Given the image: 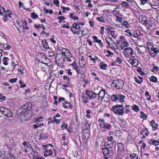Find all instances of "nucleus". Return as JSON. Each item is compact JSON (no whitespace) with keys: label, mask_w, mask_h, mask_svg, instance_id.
Masks as SVG:
<instances>
[{"label":"nucleus","mask_w":159,"mask_h":159,"mask_svg":"<svg viewBox=\"0 0 159 159\" xmlns=\"http://www.w3.org/2000/svg\"><path fill=\"white\" fill-rule=\"evenodd\" d=\"M153 46L152 44L151 43H148L147 44V48L149 51Z\"/></svg>","instance_id":"obj_37"},{"label":"nucleus","mask_w":159,"mask_h":159,"mask_svg":"<svg viewBox=\"0 0 159 159\" xmlns=\"http://www.w3.org/2000/svg\"><path fill=\"white\" fill-rule=\"evenodd\" d=\"M138 155L135 153H133L130 155L131 159H138Z\"/></svg>","instance_id":"obj_31"},{"label":"nucleus","mask_w":159,"mask_h":159,"mask_svg":"<svg viewBox=\"0 0 159 159\" xmlns=\"http://www.w3.org/2000/svg\"><path fill=\"white\" fill-rule=\"evenodd\" d=\"M150 0H141L140 1V4L141 5H144L146 3H150Z\"/></svg>","instance_id":"obj_34"},{"label":"nucleus","mask_w":159,"mask_h":159,"mask_svg":"<svg viewBox=\"0 0 159 159\" xmlns=\"http://www.w3.org/2000/svg\"><path fill=\"white\" fill-rule=\"evenodd\" d=\"M65 56L61 53H57L56 56V59L58 61V63L62 64L65 61Z\"/></svg>","instance_id":"obj_5"},{"label":"nucleus","mask_w":159,"mask_h":159,"mask_svg":"<svg viewBox=\"0 0 159 159\" xmlns=\"http://www.w3.org/2000/svg\"><path fill=\"white\" fill-rule=\"evenodd\" d=\"M17 80L16 78H12L9 80V82H10L11 83H13L15 82Z\"/></svg>","instance_id":"obj_59"},{"label":"nucleus","mask_w":159,"mask_h":159,"mask_svg":"<svg viewBox=\"0 0 159 159\" xmlns=\"http://www.w3.org/2000/svg\"><path fill=\"white\" fill-rule=\"evenodd\" d=\"M8 57H3L2 60L3 61V63L5 65H8L7 63V61Z\"/></svg>","instance_id":"obj_45"},{"label":"nucleus","mask_w":159,"mask_h":159,"mask_svg":"<svg viewBox=\"0 0 159 159\" xmlns=\"http://www.w3.org/2000/svg\"><path fill=\"white\" fill-rule=\"evenodd\" d=\"M67 49L66 48H61V49L60 51V52L62 54H63V55L66 54V51Z\"/></svg>","instance_id":"obj_47"},{"label":"nucleus","mask_w":159,"mask_h":159,"mask_svg":"<svg viewBox=\"0 0 159 159\" xmlns=\"http://www.w3.org/2000/svg\"><path fill=\"white\" fill-rule=\"evenodd\" d=\"M81 34L84 36L89 34V31L87 29H84L81 30Z\"/></svg>","instance_id":"obj_17"},{"label":"nucleus","mask_w":159,"mask_h":159,"mask_svg":"<svg viewBox=\"0 0 159 159\" xmlns=\"http://www.w3.org/2000/svg\"><path fill=\"white\" fill-rule=\"evenodd\" d=\"M16 23L18 25V27L17 26H16L15 24V25L16 27L17 28V29L21 33L24 31V29L22 28V27L21 25L20 24V22H19L18 21H16Z\"/></svg>","instance_id":"obj_15"},{"label":"nucleus","mask_w":159,"mask_h":159,"mask_svg":"<svg viewBox=\"0 0 159 159\" xmlns=\"http://www.w3.org/2000/svg\"><path fill=\"white\" fill-rule=\"evenodd\" d=\"M150 81L153 82H156L157 81V78L154 76H152L150 79Z\"/></svg>","instance_id":"obj_29"},{"label":"nucleus","mask_w":159,"mask_h":159,"mask_svg":"<svg viewBox=\"0 0 159 159\" xmlns=\"http://www.w3.org/2000/svg\"><path fill=\"white\" fill-rule=\"evenodd\" d=\"M141 115L140 117L144 119H146L147 117V116L144 114L143 112L141 111L140 112Z\"/></svg>","instance_id":"obj_32"},{"label":"nucleus","mask_w":159,"mask_h":159,"mask_svg":"<svg viewBox=\"0 0 159 159\" xmlns=\"http://www.w3.org/2000/svg\"><path fill=\"white\" fill-rule=\"evenodd\" d=\"M157 126H158V124H155L153 125H152V128L153 129V130H156L157 129Z\"/></svg>","instance_id":"obj_54"},{"label":"nucleus","mask_w":159,"mask_h":159,"mask_svg":"<svg viewBox=\"0 0 159 159\" xmlns=\"http://www.w3.org/2000/svg\"><path fill=\"white\" fill-rule=\"evenodd\" d=\"M109 34H110L111 36L113 38H115L116 37V36L115 34L114 31H113L112 32H111Z\"/></svg>","instance_id":"obj_60"},{"label":"nucleus","mask_w":159,"mask_h":159,"mask_svg":"<svg viewBox=\"0 0 159 159\" xmlns=\"http://www.w3.org/2000/svg\"><path fill=\"white\" fill-rule=\"evenodd\" d=\"M153 142L152 143V145H154L155 146H157V145L159 144V139H158L157 140H153Z\"/></svg>","instance_id":"obj_39"},{"label":"nucleus","mask_w":159,"mask_h":159,"mask_svg":"<svg viewBox=\"0 0 159 159\" xmlns=\"http://www.w3.org/2000/svg\"><path fill=\"white\" fill-rule=\"evenodd\" d=\"M95 41L96 43H98L101 47H102L103 46V45L101 40L98 39V40H95Z\"/></svg>","instance_id":"obj_53"},{"label":"nucleus","mask_w":159,"mask_h":159,"mask_svg":"<svg viewBox=\"0 0 159 159\" xmlns=\"http://www.w3.org/2000/svg\"><path fill=\"white\" fill-rule=\"evenodd\" d=\"M111 100L113 101H115L118 100V95H112L111 96Z\"/></svg>","instance_id":"obj_24"},{"label":"nucleus","mask_w":159,"mask_h":159,"mask_svg":"<svg viewBox=\"0 0 159 159\" xmlns=\"http://www.w3.org/2000/svg\"><path fill=\"white\" fill-rule=\"evenodd\" d=\"M96 19L101 22H105L103 17H98Z\"/></svg>","instance_id":"obj_48"},{"label":"nucleus","mask_w":159,"mask_h":159,"mask_svg":"<svg viewBox=\"0 0 159 159\" xmlns=\"http://www.w3.org/2000/svg\"><path fill=\"white\" fill-rule=\"evenodd\" d=\"M3 114L5 116L8 117L12 116V113L9 109H5Z\"/></svg>","instance_id":"obj_12"},{"label":"nucleus","mask_w":159,"mask_h":159,"mask_svg":"<svg viewBox=\"0 0 159 159\" xmlns=\"http://www.w3.org/2000/svg\"><path fill=\"white\" fill-rule=\"evenodd\" d=\"M122 20V18L119 16H117L116 17V21L121 23Z\"/></svg>","instance_id":"obj_40"},{"label":"nucleus","mask_w":159,"mask_h":159,"mask_svg":"<svg viewBox=\"0 0 159 159\" xmlns=\"http://www.w3.org/2000/svg\"><path fill=\"white\" fill-rule=\"evenodd\" d=\"M125 32L126 33L127 35L129 36H131L133 35V34L130 30H125Z\"/></svg>","instance_id":"obj_46"},{"label":"nucleus","mask_w":159,"mask_h":159,"mask_svg":"<svg viewBox=\"0 0 159 159\" xmlns=\"http://www.w3.org/2000/svg\"><path fill=\"white\" fill-rule=\"evenodd\" d=\"M124 82L121 80H114L112 82V85L117 89H122L124 85Z\"/></svg>","instance_id":"obj_2"},{"label":"nucleus","mask_w":159,"mask_h":159,"mask_svg":"<svg viewBox=\"0 0 159 159\" xmlns=\"http://www.w3.org/2000/svg\"><path fill=\"white\" fill-rule=\"evenodd\" d=\"M158 70V68L157 66H154L152 70V72H154L155 71H157Z\"/></svg>","instance_id":"obj_58"},{"label":"nucleus","mask_w":159,"mask_h":159,"mask_svg":"<svg viewBox=\"0 0 159 159\" xmlns=\"http://www.w3.org/2000/svg\"><path fill=\"white\" fill-rule=\"evenodd\" d=\"M131 109L134 111L136 112L138 111L139 110V107L135 105H134L133 106L131 107Z\"/></svg>","instance_id":"obj_23"},{"label":"nucleus","mask_w":159,"mask_h":159,"mask_svg":"<svg viewBox=\"0 0 159 159\" xmlns=\"http://www.w3.org/2000/svg\"><path fill=\"white\" fill-rule=\"evenodd\" d=\"M109 46V48H111L112 49L114 50H117L118 48V46L117 44L113 46L112 45L111 46Z\"/></svg>","instance_id":"obj_43"},{"label":"nucleus","mask_w":159,"mask_h":159,"mask_svg":"<svg viewBox=\"0 0 159 159\" xmlns=\"http://www.w3.org/2000/svg\"><path fill=\"white\" fill-rule=\"evenodd\" d=\"M80 29V27L78 22L73 23L70 28V30L74 34H79Z\"/></svg>","instance_id":"obj_3"},{"label":"nucleus","mask_w":159,"mask_h":159,"mask_svg":"<svg viewBox=\"0 0 159 159\" xmlns=\"http://www.w3.org/2000/svg\"><path fill=\"white\" fill-rule=\"evenodd\" d=\"M79 63L80 64V67L84 68L86 66V62L85 61H83L82 60L80 61H79Z\"/></svg>","instance_id":"obj_20"},{"label":"nucleus","mask_w":159,"mask_h":159,"mask_svg":"<svg viewBox=\"0 0 159 159\" xmlns=\"http://www.w3.org/2000/svg\"><path fill=\"white\" fill-rule=\"evenodd\" d=\"M67 124L65 122H63V124H61V128L63 129H64L66 128L67 127Z\"/></svg>","instance_id":"obj_49"},{"label":"nucleus","mask_w":159,"mask_h":159,"mask_svg":"<svg viewBox=\"0 0 159 159\" xmlns=\"http://www.w3.org/2000/svg\"><path fill=\"white\" fill-rule=\"evenodd\" d=\"M117 147L118 148V153H120L121 154H123L124 152V148L122 143H118L117 144Z\"/></svg>","instance_id":"obj_10"},{"label":"nucleus","mask_w":159,"mask_h":159,"mask_svg":"<svg viewBox=\"0 0 159 159\" xmlns=\"http://www.w3.org/2000/svg\"><path fill=\"white\" fill-rule=\"evenodd\" d=\"M106 29L108 31V32H107L108 34L114 31H115L114 29L111 26H109Z\"/></svg>","instance_id":"obj_28"},{"label":"nucleus","mask_w":159,"mask_h":159,"mask_svg":"<svg viewBox=\"0 0 159 159\" xmlns=\"http://www.w3.org/2000/svg\"><path fill=\"white\" fill-rule=\"evenodd\" d=\"M31 16L33 19H34L37 18L38 17V15L34 12L31 14Z\"/></svg>","instance_id":"obj_41"},{"label":"nucleus","mask_w":159,"mask_h":159,"mask_svg":"<svg viewBox=\"0 0 159 159\" xmlns=\"http://www.w3.org/2000/svg\"><path fill=\"white\" fill-rule=\"evenodd\" d=\"M121 5L122 7H129L130 6L129 4L126 2L123 1L121 3Z\"/></svg>","instance_id":"obj_36"},{"label":"nucleus","mask_w":159,"mask_h":159,"mask_svg":"<svg viewBox=\"0 0 159 159\" xmlns=\"http://www.w3.org/2000/svg\"><path fill=\"white\" fill-rule=\"evenodd\" d=\"M44 119L43 117H39L37 119L34 121V122H36V121L40 122L44 121Z\"/></svg>","instance_id":"obj_30"},{"label":"nucleus","mask_w":159,"mask_h":159,"mask_svg":"<svg viewBox=\"0 0 159 159\" xmlns=\"http://www.w3.org/2000/svg\"><path fill=\"white\" fill-rule=\"evenodd\" d=\"M48 124L50 123H54L53 120L52 119L51 117H50L48 119Z\"/></svg>","instance_id":"obj_62"},{"label":"nucleus","mask_w":159,"mask_h":159,"mask_svg":"<svg viewBox=\"0 0 159 159\" xmlns=\"http://www.w3.org/2000/svg\"><path fill=\"white\" fill-rule=\"evenodd\" d=\"M42 43L43 45V47L46 49H48L49 48L48 45V43L46 39H43L42 41Z\"/></svg>","instance_id":"obj_18"},{"label":"nucleus","mask_w":159,"mask_h":159,"mask_svg":"<svg viewBox=\"0 0 159 159\" xmlns=\"http://www.w3.org/2000/svg\"><path fill=\"white\" fill-rule=\"evenodd\" d=\"M45 152L47 153L48 156H51L52 153V151L51 149H46L45 150Z\"/></svg>","instance_id":"obj_35"},{"label":"nucleus","mask_w":159,"mask_h":159,"mask_svg":"<svg viewBox=\"0 0 159 159\" xmlns=\"http://www.w3.org/2000/svg\"><path fill=\"white\" fill-rule=\"evenodd\" d=\"M101 31H100V33L102 34H103L104 33V26H102L101 27Z\"/></svg>","instance_id":"obj_61"},{"label":"nucleus","mask_w":159,"mask_h":159,"mask_svg":"<svg viewBox=\"0 0 159 159\" xmlns=\"http://www.w3.org/2000/svg\"><path fill=\"white\" fill-rule=\"evenodd\" d=\"M99 126L101 129H110L111 128V125L107 122L104 123V124H99Z\"/></svg>","instance_id":"obj_8"},{"label":"nucleus","mask_w":159,"mask_h":159,"mask_svg":"<svg viewBox=\"0 0 159 159\" xmlns=\"http://www.w3.org/2000/svg\"><path fill=\"white\" fill-rule=\"evenodd\" d=\"M86 93L91 99L95 98L96 97L97 94L93 91H89L88 90H86Z\"/></svg>","instance_id":"obj_7"},{"label":"nucleus","mask_w":159,"mask_h":159,"mask_svg":"<svg viewBox=\"0 0 159 159\" xmlns=\"http://www.w3.org/2000/svg\"><path fill=\"white\" fill-rule=\"evenodd\" d=\"M116 61L119 64L121 63L122 62V60L119 57H117L116 59Z\"/></svg>","instance_id":"obj_52"},{"label":"nucleus","mask_w":159,"mask_h":159,"mask_svg":"<svg viewBox=\"0 0 159 159\" xmlns=\"http://www.w3.org/2000/svg\"><path fill=\"white\" fill-rule=\"evenodd\" d=\"M122 25L124 26H125L126 28H128L129 25L128 22L126 20H125L123 21Z\"/></svg>","instance_id":"obj_44"},{"label":"nucleus","mask_w":159,"mask_h":159,"mask_svg":"<svg viewBox=\"0 0 159 159\" xmlns=\"http://www.w3.org/2000/svg\"><path fill=\"white\" fill-rule=\"evenodd\" d=\"M129 45V44L128 43L125 42V41H123L121 43V48H124L125 47H126L127 46H128Z\"/></svg>","instance_id":"obj_27"},{"label":"nucleus","mask_w":159,"mask_h":159,"mask_svg":"<svg viewBox=\"0 0 159 159\" xmlns=\"http://www.w3.org/2000/svg\"><path fill=\"white\" fill-rule=\"evenodd\" d=\"M149 4L150 5L151 7H152V8L154 9H156L157 8L156 7H157V5H156L155 4H153L152 5L151 2L149 3Z\"/></svg>","instance_id":"obj_64"},{"label":"nucleus","mask_w":159,"mask_h":159,"mask_svg":"<svg viewBox=\"0 0 159 159\" xmlns=\"http://www.w3.org/2000/svg\"><path fill=\"white\" fill-rule=\"evenodd\" d=\"M125 97V96L124 95H122L121 94H118V99L121 102H124V99Z\"/></svg>","instance_id":"obj_21"},{"label":"nucleus","mask_w":159,"mask_h":159,"mask_svg":"<svg viewBox=\"0 0 159 159\" xmlns=\"http://www.w3.org/2000/svg\"><path fill=\"white\" fill-rule=\"evenodd\" d=\"M31 104L30 103H25L24 105L21 108H19L17 111L21 113L22 112L25 113L26 111L30 110L31 108Z\"/></svg>","instance_id":"obj_4"},{"label":"nucleus","mask_w":159,"mask_h":159,"mask_svg":"<svg viewBox=\"0 0 159 159\" xmlns=\"http://www.w3.org/2000/svg\"><path fill=\"white\" fill-rule=\"evenodd\" d=\"M145 95L147 99L148 100H150L151 99V96L149 95V93L147 91L145 93Z\"/></svg>","instance_id":"obj_38"},{"label":"nucleus","mask_w":159,"mask_h":159,"mask_svg":"<svg viewBox=\"0 0 159 159\" xmlns=\"http://www.w3.org/2000/svg\"><path fill=\"white\" fill-rule=\"evenodd\" d=\"M113 139V137L112 136L108 137L107 138V140L108 142H111V141Z\"/></svg>","instance_id":"obj_63"},{"label":"nucleus","mask_w":159,"mask_h":159,"mask_svg":"<svg viewBox=\"0 0 159 159\" xmlns=\"http://www.w3.org/2000/svg\"><path fill=\"white\" fill-rule=\"evenodd\" d=\"M133 54L132 49L129 47L125 48L124 52V54L127 57L132 56Z\"/></svg>","instance_id":"obj_6"},{"label":"nucleus","mask_w":159,"mask_h":159,"mask_svg":"<svg viewBox=\"0 0 159 159\" xmlns=\"http://www.w3.org/2000/svg\"><path fill=\"white\" fill-rule=\"evenodd\" d=\"M29 115L28 114H24L21 115L20 119L22 121H28L29 120Z\"/></svg>","instance_id":"obj_11"},{"label":"nucleus","mask_w":159,"mask_h":159,"mask_svg":"<svg viewBox=\"0 0 159 159\" xmlns=\"http://www.w3.org/2000/svg\"><path fill=\"white\" fill-rule=\"evenodd\" d=\"M105 40L107 42H110L111 43L113 39L111 38L107 37L105 38Z\"/></svg>","instance_id":"obj_57"},{"label":"nucleus","mask_w":159,"mask_h":159,"mask_svg":"<svg viewBox=\"0 0 159 159\" xmlns=\"http://www.w3.org/2000/svg\"><path fill=\"white\" fill-rule=\"evenodd\" d=\"M82 98L83 99V102L84 103H86L88 102H89V99L88 98L85 97L84 95H83L82 97Z\"/></svg>","instance_id":"obj_33"},{"label":"nucleus","mask_w":159,"mask_h":159,"mask_svg":"<svg viewBox=\"0 0 159 159\" xmlns=\"http://www.w3.org/2000/svg\"><path fill=\"white\" fill-rule=\"evenodd\" d=\"M137 60L135 59H130L129 60V62L133 66H136L138 64L137 63Z\"/></svg>","instance_id":"obj_14"},{"label":"nucleus","mask_w":159,"mask_h":159,"mask_svg":"<svg viewBox=\"0 0 159 159\" xmlns=\"http://www.w3.org/2000/svg\"><path fill=\"white\" fill-rule=\"evenodd\" d=\"M106 146H109V148H102V152L104 155L105 156H108L109 153V149H110L112 147V144H108L106 145Z\"/></svg>","instance_id":"obj_9"},{"label":"nucleus","mask_w":159,"mask_h":159,"mask_svg":"<svg viewBox=\"0 0 159 159\" xmlns=\"http://www.w3.org/2000/svg\"><path fill=\"white\" fill-rule=\"evenodd\" d=\"M53 121L54 123L55 122H56L57 124H59L60 123V120H57L56 118V117H53Z\"/></svg>","instance_id":"obj_50"},{"label":"nucleus","mask_w":159,"mask_h":159,"mask_svg":"<svg viewBox=\"0 0 159 159\" xmlns=\"http://www.w3.org/2000/svg\"><path fill=\"white\" fill-rule=\"evenodd\" d=\"M53 3L57 6L59 7V2L58 0H54L53 1Z\"/></svg>","instance_id":"obj_55"},{"label":"nucleus","mask_w":159,"mask_h":159,"mask_svg":"<svg viewBox=\"0 0 159 159\" xmlns=\"http://www.w3.org/2000/svg\"><path fill=\"white\" fill-rule=\"evenodd\" d=\"M100 66L101 69L102 70H105L106 69L107 65L106 64L104 63L103 62H101L100 63Z\"/></svg>","instance_id":"obj_22"},{"label":"nucleus","mask_w":159,"mask_h":159,"mask_svg":"<svg viewBox=\"0 0 159 159\" xmlns=\"http://www.w3.org/2000/svg\"><path fill=\"white\" fill-rule=\"evenodd\" d=\"M139 35V34L137 33V31H134L133 35L134 37L137 38L138 37Z\"/></svg>","instance_id":"obj_56"},{"label":"nucleus","mask_w":159,"mask_h":159,"mask_svg":"<svg viewBox=\"0 0 159 159\" xmlns=\"http://www.w3.org/2000/svg\"><path fill=\"white\" fill-rule=\"evenodd\" d=\"M134 80L138 84H141L143 81V79L142 77L139 76L134 77Z\"/></svg>","instance_id":"obj_16"},{"label":"nucleus","mask_w":159,"mask_h":159,"mask_svg":"<svg viewBox=\"0 0 159 159\" xmlns=\"http://www.w3.org/2000/svg\"><path fill=\"white\" fill-rule=\"evenodd\" d=\"M64 55L66 57V58L71 57H72L71 54L70 52V51L67 49L66 51V54Z\"/></svg>","instance_id":"obj_25"},{"label":"nucleus","mask_w":159,"mask_h":159,"mask_svg":"<svg viewBox=\"0 0 159 159\" xmlns=\"http://www.w3.org/2000/svg\"><path fill=\"white\" fill-rule=\"evenodd\" d=\"M105 95V91L104 89H102L98 93V99L100 100V98H101L102 100L104 98V96Z\"/></svg>","instance_id":"obj_13"},{"label":"nucleus","mask_w":159,"mask_h":159,"mask_svg":"<svg viewBox=\"0 0 159 159\" xmlns=\"http://www.w3.org/2000/svg\"><path fill=\"white\" fill-rule=\"evenodd\" d=\"M74 69L76 70V72L77 74H82V71H80V70L78 68V67L77 66H75L74 68Z\"/></svg>","instance_id":"obj_42"},{"label":"nucleus","mask_w":159,"mask_h":159,"mask_svg":"<svg viewBox=\"0 0 159 159\" xmlns=\"http://www.w3.org/2000/svg\"><path fill=\"white\" fill-rule=\"evenodd\" d=\"M22 144L25 147V148H28L31 147L29 143L24 141L22 143Z\"/></svg>","instance_id":"obj_26"},{"label":"nucleus","mask_w":159,"mask_h":159,"mask_svg":"<svg viewBox=\"0 0 159 159\" xmlns=\"http://www.w3.org/2000/svg\"><path fill=\"white\" fill-rule=\"evenodd\" d=\"M107 52L108 54H106V56L107 57H109L111 55H113L114 54V53L112 52H111V51L109 50H108L107 51Z\"/></svg>","instance_id":"obj_51"},{"label":"nucleus","mask_w":159,"mask_h":159,"mask_svg":"<svg viewBox=\"0 0 159 159\" xmlns=\"http://www.w3.org/2000/svg\"><path fill=\"white\" fill-rule=\"evenodd\" d=\"M140 22L143 24L145 25L147 24V19L145 16H142L141 19L140 20Z\"/></svg>","instance_id":"obj_19"},{"label":"nucleus","mask_w":159,"mask_h":159,"mask_svg":"<svg viewBox=\"0 0 159 159\" xmlns=\"http://www.w3.org/2000/svg\"><path fill=\"white\" fill-rule=\"evenodd\" d=\"M111 110L115 114L119 116H123L125 113L124 107L120 105H116L113 106Z\"/></svg>","instance_id":"obj_1"}]
</instances>
